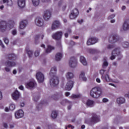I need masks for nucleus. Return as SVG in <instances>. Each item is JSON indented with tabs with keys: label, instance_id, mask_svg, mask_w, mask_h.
Instances as JSON below:
<instances>
[{
	"label": "nucleus",
	"instance_id": "nucleus-1",
	"mask_svg": "<svg viewBox=\"0 0 129 129\" xmlns=\"http://www.w3.org/2000/svg\"><path fill=\"white\" fill-rule=\"evenodd\" d=\"M57 73V68L55 67L52 68L50 70L49 75L52 77L50 79L49 83L51 86H57L59 84V78L56 76V73Z\"/></svg>",
	"mask_w": 129,
	"mask_h": 129
},
{
	"label": "nucleus",
	"instance_id": "nucleus-2",
	"mask_svg": "<svg viewBox=\"0 0 129 129\" xmlns=\"http://www.w3.org/2000/svg\"><path fill=\"white\" fill-rule=\"evenodd\" d=\"M15 25V22L13 20H10L8 23L5 21H1L0 22V31L2 33H5L6 31L8 29V27L9 28V30L12 29Z\"/></svg>",
	"mask_w": 129,
	"mask_h": 129
},
{
	"label": "nucleus",
	"instance_id": "nucleus-3",
	"mask_svg": "<svg viewBox=\"0 0 129 129\" xmlns=\"http://www.w3.org/2000/svg\"><path fill=\"white\" fill-rule=\"evenodd\" d=\"M90 96L93 98H99L100 96H101V94H102V92L101 90L99 88L95 87L92 88L90 91Z\"/></svg>",
	"mask_w": 129,
	"mask_h": 129
},
{
	"label": "nucleus",
	"instance_id": "nucleus-4",
	"mask_svg": "<svg viewBox=\"0 0 129 129\" xmlns=\"http://www.w3.org/2000/svg\"><path fill=\"white\" fill-rule=\"evenodd\" d=\"M100 74L102 75L101 79L103 81H106V82H109L110 81V78L108 75V73L106 70H101Z\"/></svg>",
	"mask_w": 129,
	"mask_h": 129
},
{
	"label": "nucleus",
	"instance_id": "nucleus-5",
	"mask_svg": "<svg viewBox=\"0 0 129 129\" xmlns=\"http://www.w3.org/2000/svg\"><path fill=\"white\" fill-rule=\"evenodd\" d=\"M116 56H119L120 58L122 57L121 53H120V48H117L113 50L111 53V56L110 57L111 60H114Z\"/></svg>",
	"mask_w": 129,
	"mask_h": 129
},
{
	"label": "nucleus",
	"instance_id": "nucleus-6",
	"mask_svg": "<svg viewBox=\"0 0 129 129\" xmlns=\"http://www.w3.org/2000/svg\"><path fill=\"white\" fill-rule=\"evenodd\" d=\"M118 41H119V37L116 34L111 35L109 38V42L111 44H114Z\"/></svg>",
	"mask_w": 129,
	"mask_h": 129
},
{
	"label": "nucleus",
	"instance_id": "nucleus-7",
	"mask_svg": "<svg viewBox=\"0 0 129 129\" xmlns=\"http://www.w3.org/2000/svg\"><path fill=\"white\" fill-rule=\"evenodd\" d=\"M62 36H63V32L59 31L53 33L52 35V38L53 40L59 41V40L62 38Z\"/></svg>",
	"mask_w": 129,
	"mask_h": 129
},
{
	"label": "nucleus",
	"instance_id": "nucleus-8",
	"mask_svg": "<svg viewBox=\"0 0 129 129\" xmlns=\"http://www.w3.org/2000/svg\"><path fill=\"white\" fill-rule=\"evenodd\" d=\"M89 121L91 123H97V122H99L100 121V118L99 116H98L96 114H93V116L91 119H90Z\"/></svg>",
	"mask_w": 129,
	"mask_h": 129
},
{
	"label": "nucleus",
	"instance_id": "nucleus-9",
	"mask_svg": "<svg viewBox=\"0 0 129 129\" xmlns=\"http://www.w3.org/2000/svg\"><path fill=\"white\" fill-rule=\"evenodd\" d=\"M69 66L72 68H75L77 66V59L75 57L73 56L71 57L69 61Z\"/></svg>",
	"mask_w": 129,
	"mask_h": 129
},
{
	"label": "nucleus",
	"instance_id": "nucleus-10",
	"mask_svg": "<svg viewBox=\"0 0 129 129\" xmlns=\"http://www.w3.org/2000/svg\"><path fill=\"white\" fill-rule=\"evenodd\" d=\"M35 24L38 27H43L44 26V20L41 17H36L35 20Z\"/></svg>",
	"mask_w": 129,
	"mask_h": 129
},
{
	"label": "nucleus",
	"instance_id": "nucleus-11",
	"mask_svg": "<svg viewBox=\"0 0 129 129\" xmlns=\"http://www.w3.org/2000/svg\"><path fill=\"white\" fill-rule=\"evenodd\" d=\"M36 78L39 83L44 82V75L41 72H38L36 75Z\"/></svg>",
	"mask_w": 129,
	"mask_h": 129
},
{
	"label": "nucleus",
	"instance_id": "nucleus-12",
	"mask_svg": "<svg viewBox=\"0 0 129 129\" xmlns=\"http://www.w3.org/2000/svg\"><path fill=\"white\" fill-rule=\"evenodd\" d=\"M63 97V94L62 92H59L58 93H55L51 97V99H53V100H58L59 98H62Z\"/></svg>",
	"mask_w": 129,
	"mask_h": 129
},
{
	"label": "nucleus",
	"instance_id": "nucleus-13",
	"mask_svg": "<svg viewBox=\"0 0 129 129\" xmlns=\"http://www.w3.org/2000/svg\"><path fill=\"white\" fill-rule=\"evenodd\" d=\"M98 42V39L96 38H89L87 42V44L88 46H90V45H93V44H95V43Z\"/></svg>",
	"mask_w": 129,
	"mask_h": 129
},
{
	"label": "nucleus",
	"instance_id": "nucleus-14",
	"mask_svg": "<svg viewBox=\"0 0 129 129\" xmlns=\"http://www.w3.org/2000/svg\"><path fill=\"white\" fill-rule=\"evenodd\" d=\"M36 85V82L30 81L26 84V87L28 88V89H32V88H34Z\"/></svg>",
	"mask_w": 129,
	"mask_h": 129
},
{
	"label": "nucleus",
	"instance_id": "nucleus-15",
	"mask_svg": "<svg viewBox=\"0 0 129 129\" xmlns=\"http://www.w3.org/2000/svg\"><path fill=\"white\" fill-rule=\"evenodd\" d=\"M74 85V82L72 81H69L66 86V90L70 91L73 88Z\"/></svg>",
	"mask_w": 129,
	"mask_h": 129
},
{
	"label": "nucleus",
	"instance_id": "nucleus-16",
	"mask_svg": "<svg viewBox=\"0 0 129 129\" xmlns=\"http://www.w3.org/2000/svg\"><path fill=\"white\" fill-rule=\"evenodd\" d=\"M15 116L16 118H21L24 116V111L20 109L16 111L15 113Z\"/></svg>",
	"mask_w": 129,
	"mask_h": 129
},
{
	"label": "nucleus",
	"instance_id": "nucleus-17",
	"mask_svg": "<svg viewBox=\"0 0 129 129\" xmlns=\"http://www.w3.org/2000/svg\"><path fill=\"white\" fill-rule=\"evenodd\" d=\"M60 27V22L57 20L54 21L52 24L51 29L52 30H56V29H58Z\"/></svg>",
	"mask_w": 129,
	"mask_h": 129
},
{
	"label": "nucleus",
	"instance_id": "nucleus-18",
	"mask_svg": "<svg viewBox=\"0 0 129 129\" xmlns=\"http://www.w3.org/2000/svg\"><path fill=\"white\" fill-rule=\"evenodd\" d=\"M18 5L20 9H24L26 6V0H18Z\"/></svg>",
	"mask_w": 129,
	"mask_h": 129
},
{
	"label": "nucleus",
	"instance_id": "nucleus-19",
	"mask_svg": "<svg viewBox=\"0 0 129 129\" xmlns=\"http://www.w3.org/2000/svg\"><path fill=\"white\" fill-rule=\"evenodd\" d=\"M123 30L124 31H127L129 30V19H126L123 24Z\"/></svg>",
	"mask_w": 129,
	"mask_h": 129
},
{
	"label": "nucleus",
	"instance_id": "nucleus-20",
	"mask_svg": "<svg viewBox=\"0 0 129 129\" xmlns=\"http://www.w3.org/2000/svg\"><path fill=\"white\" fill-rule=\"evenodd\" d=\"M12 98L14 100H17V99H19V98H20V92H19L18 90H16L12 95Z\"/></svg>",
	"mask_w": 129,
	"mask_h": 129
},
{
	"label": "nucleus",
	"instance_id": "nucleus-21",
	"mask_svg": "<svg viewBox=\"0 0 129 129\" xmlns=\"http://www.w3.org/2000/svg\"><path fill=\"white\" fill-rule=\"evenodd\" d=\"M27 25H28V21L27 20H22L20 23V29H25Z\"/></svg>",
	"mask_w": 129,
	"mask_h": 129
},
{
	"label": "nucleus",
	"instance_id": "nucleus-22",
	"mask_svg": "<svg viewBox=\"0 0 129 129\" xmlns=\"http://www.w3.org/2000/svg\"><path fill=\"white\" fill-rule=\"evenodd\" d=\"M6 58L7 59H9V60H12V61H14L15 60H17V56H16V54L12 53V54H9L6 56Z\"/></svg>",
	"mask_w": 129,
	"mask_h": 129
},
{
	"label": "nucleus",
	"instance_id": "nucleus-23",
	"mask_svg": "<svg viewBox=\"0 0 129 129\" xmlns=\"http://www.w3.org/2000/svg\"><path fill=\"white\" fill-rule=\"evenodd\" d=\"M5 66L7 67H15V66L16 65V62L10 61V60H7L5 63Z\"/></svg>",
	"mask_w": 129,
	"mask_h": 129
},
{
	"label": "nucleus",
	"instance_id": "nucleus-24",
	"mask_svg": "<svg viewBox=\"0 0 129 129\" xmlns=\"http://www.w3.org/2000/svg\"><path fill=\"white\" fill-rule=\"evenodd\" d=\"M78 15H79L78 9H75L71 12L70 17H77Z\"/></svg>",
	"mask_w": 129,
	"mask_h": 129
},
{
	"label": "nucleus",
	"instance_id": "nucleus-25",
	"mask_svg": "<svg viewBox=\"0 0 129 129\" xmlns=\"http://www.w3.org/2000/svg\"><path fill=\"white\" fill-rule=\"evenodd\" d=\"M80 61L84 66H86L87 65V61H86V59L84 56H81Z\"/></svg>",
	"mask_w": 129,
	"mask_h": 129
},
{
	"label": "nucleus",
	"instance_id": "nucleus-26",
	"mask_svg": "<svg viewBox=\"0 0 129 129\" xmlns=\"http://www.w3.org/2000/svg\"><path fill=\"white\" fill-rule=\"evenodd\" d=\"M44 17H51L52 16V11L47 10L44 11Z\"/></svg>",
	"mask_w": 129,
	"mask_h": 129
},
{
	"label": "nucleus",
	"instance_id": "nucleus-27",
	"mask_svg": "<svg viewBox=\"0 0 129 129\" xmlns=\"http://www.w3.org/2000/svg\"><path fill=\"white\" fill-rule=\"evenodd\" d=\"M116 101L118 104H122L125 102V99L122 97H120L117 99Z\"/></svg>",
	"mask_w": 129,
	"mask_h": 129
},
{
	"label": "nucleus",
	"instance_id": "nucleus-28",
	"mask_svg": "<svg viewBox=\"0 0 129 129\" xmlns=\"http://www.w3.org/2000/svg\"><path fill=\"white\" fill-rule=\"evenodd\" d=\"M58 6L59 7H61V6H62V11H65L66 10V4H65V3L63 2V1H60L59 3H58Z\"/></svg>",
	"mask_w": 129,
	"mask_h": 129
},
{
	"label": "nucleus",
	"instance_id": "nucleus-29",
	"mask_svg": "<svg viewBox=\"0 0 129 129\" xmlns=\"http://www.w3.org/2000/svg\"><path fill=\"white\" fill-rule=\"evenodd\" d=\"M6 3H7L9 7L13 6V1L12 0H3V4H6Z\"/></svg>",
	"mask_w": 129,
	"mask_h": 129
},
{
	"label": "nucleus",
	"instance_id": "nucleus-30",
	"mask_svg": "<svg viewBox=\"0 0 129 129\" xmlns=\"http://www.w3.org/2000/svg\"><path fill=\"white\" fill-rule=\"evenodd\" d=\"M62 58V54L60 52H58L55 55V60L56 61H60Z\"/></svg>",
	"mask_w": 129,
	"mask_h": 129
},
{
	"label": "nucleus",
	"instance_id": "nucleus-31",
	"mask_svg": "<svg viewBox=\"0 0 129 129\" xmlns=\"http://www.w3.org/2000/svg\"><path fill=\"white\" fill-rule=\"evenodd\" d=\"M86 104L87 106H89V107H92L93 106V104H94V101L91 100H88L87 101Z\"/></svg>",
	"mask_w": 129,
	"mask_h": 129
},
{
	"label": "nucleus",
	"instance_id": "nucleus-32",
	"mask_svg": "<svg viewBox=\"0 0 129 129\" xmlns=\"http://www.w3.org/2000/svg\"><path fill=\"white\" fill-rule=\"evenodd\" d=\"M85 73H84V72H82L80 75V78L82 79L83 81H86L87 80V78L85 77Z\"/></svg>",
	"mask_w": 129,
	"mask_h": 129
},
{
	"label": "nucleus",
	"instance_id": "nucleus-33",
	"mask_svg": "<svg viewBox=\"0 0 129 129\" xmlns=\"http://www.w3.org/2000/svg\"><path fill=\"white\" fill-rule=\"evenodd\" d=\"M67 79H72L74 77V75L71 72H68L66 75Z\"/></svg>",
	"mask_w": 129,
	"mask_h": 129
},
{
	"label": "nucleus",
	"instance_id": "nucleus-34",
	"mask_svg": "<svg viewBox=\"0 0 129 129\" xmlns=\"http://www.w3.org/2000/svg\"><path fill=\"white\" fill-rule=\"evenodd\" d=\"M55 48L51 45H48L47 48L45 50L46 53H50L52 51V50H54Z\"/></svg>",
	"mask_w": 129,
	"mask_h": 129
},
{
	"label": "nucleus",
	"instance_id": "nucleus-35",
	"mask_svg": "<svg viewBox=\"0 0 129 129\" xmlns=\"http://www.w3.org/2000/svg\"><path fill=\"white\" fill-rule=\"evenodd\" d=\"M32 2L34 7H38L40 5V0H32Z\"/></svg>",
	"mask_w": 129,
	"mask_h": 129
},
{
	"label": "nucleus",
	"instance_id": "nucleus-36",
	"mask_svg": "<svg viewBox=\"0 0 129 129\" xmlns=\"http://www.w3.org/2000/svg\"><path fill=\"white\" fill-rule=\"evenodd\" d=\"M25 50L26 51L29 58H31V57L33 56V51L32 50H29L28 48H26Z\"/></svg>",
	"mask_w": 129,
	"mask_h": 129
},
{
	"label": "nucleus",
	"instance_id": "nucleus-37",
	"mask_svg": "<svg viewBox=\"0 0 129 129\" xmlns=\"http://www.w3.org/2000/svg\"><path fill=\"white\" fill-rule=\"evenodd\" d=\"M58 115V113L56 111H52L51 113V117L52 118H56Z\"/></svg>",
	"mask_w": 129,
	"mask_h": 129
},
{
	"label": "nucleus",
	"instance_id": "nucleus-38",
	"mask_svg": "<svg viewBox=\"0 0 129 129\" xmlns=\"http://www.w3.org/2000/svg\"><path fill=\"white\" fill-rule=\"evenodd\" d=\"M15 108H16V105L14 104H12L9 106V110H14Z\"/></svg>",
	"mask_w": 129,
	"mask_h": 129
},
{
	"label": "nucleus",
	"instance_id": "nucleus-39",
	"mask_svg": "<svg viewBox=\"0 0 129 129\" xmlns=\"http://www.w3.org/2000/svg\"><path fill=\"white\" fill-rule=\"evenodd\" d=\"M122 45L123 48H128L129 47V43L127 42H123Z\"/></svg>",
	"mask_w": 129,
	"mask_h": 129
},
{
	"label": "nucleus",
	"instance_id": "nucleus-40",
	"mask_svg": "<svg viewBox=\"0 0 129 129\" xmlns=\"http://www.w3.org/2000/svg\"><path fill=\"white\" fill-rule=\"evenodd\" d=\"M80 96V95H75V94H72L70 97L72 98L73 99H74V98H79V97Z\"/></svg>",
	"mask_w": 129,
	"mask_h": 129
},
{
	"label": "nucleus",
	"instance_id": "nucleus-41",
	"mask_svg": "<svg viewBox=\"0 0 129 129\" xmlns=\"http://www.w3.org/2000/svg\"><path fill=\"white\" fill-rule=\"evenodd\" d=\"M108 66V62L105 60L103 63L102 67L104 68L105 67H107Z\"/></svg>",
	"mask_w": 129,
	"mask_h": 129
},
{
	"label": "nucleus",
	"instance_id": "nucleus-42",
	"mask_svg": "<svg viewBox=\"0 0 129 129\" xmlns=\"http://www.w3.org/2000/svg\"><path fill=\"white\" fill-rule=\"evenodd\" d=\"M71 29H68V33H64V36L66 38H68V33L69 34H71Z\"/></svg>",
	"mask_w": 129,
	"mask_h": 129
},
{
	"label": "nucleus",
	"instance_id": "nucleus-43",
	"mask_svg": "<svg viewBox=\"0 0 129 129\" xmlns=\"http://www.w3.org/2000/svg\"><path fill=\"white\" fill-rule=\"evenodd\" d=\"M114 48V46L113 45L109 44L107 46V49L110 50V49H113Z\"/></svg>",
	"mask_w": 129,
	"mask_h": 129
},
{
	"label": "nucleus",
	"instance_id": "nucleus-44",
	"mask_svg": "<svg viewBox=\"0 0 129 129\" xmlns=\"http://www.w3.org/2000/svg\"><path fill=\"white\" fill-rule=\"evenodd\" d=\"M34 55H35V57H38V56H39V55H40V50L35 51V52L34 53Z\"/></svg>",
	"mask_w": 129,
	"mask_h": 129
},
{
	"label": "nucleus",
	"instance_id": "nucleus-45",
	"mask_svg": "<svg viewBox=\"0 0 129 129\" xmlns=\"http://www.w3.org/2000/svg\"><path fill=\"white\" fill-rule=\"evenodd\" d=\"M4 42L6 45H8L9 44V39L8 38L6 37L4 39Z\"/></svg>",
	"mask_w": 129,
	"mask_h": 129
},
{
	"label": "nucleus",
	"instance_id": "nucleus-46",
	"mask_svg": "<svg viewBox=\"0 0 129 129\" xmlns=\"http://www.w3.org/2000/svg\"><path fill=\"white\" fill-rule=\"evenodd\" d=\"M66 102H67V101L66 100H62V101L60 102V104L61 105H66Z\"/></svg>",
	"mask_w": 129,
	"mask_h": 129
},
{
	"label": "nucleus",
	"instance_id": "nucleus-47",
	"mask_svg": "<svg viewBox=\"0 0 129 129\" xmlns=\"http://www.w3.org/2000/svg\"><path fill=\"white\" fill-rule=\"evenodd\" d=\"M12 34L13 36L17 35V30L14 29L12 31Z\"/></svg>",
	"mask_w": 129,
	"mask_h": 129
},
{
	"label": "nucleus",
	"instance_id": "nucleus-48",
	"mask_svg": "<svg viewBox=\"0 0 129 129\" xmlns=\"http://www.w3.org/2000/svg\"><path fill=\"white\" fill-rule=\"evenodd\" d=\"M40 99V97H35L33 98L34 101H35V102H37L38 100Z\"/></svg>",
	"mask_w": 129,
	"mask_h": 129
},
{
	"label": "nucleus",
	"instance_id": "nucleus-49",
	"mask_svg": "<svg viewBox=\"0 0 129 129\" xmlns=\"http://www.w3.org/2000/svg\"><path fill=\"white\" fill-rule=\"evenodd\" d=\"M89 52L91 53V54H94V53H95V50L90 49Z\"/></svg>",
	"mask_w": 129,
	"mask_h": 129
},
{
	"label": "nucleus",
	"instance_id": "nucleus-50",
	"mask_svg": "<svg viewBox=\"0 0 129 129\" xmlns=\"http://www.w3.org/2000/svg\"><path fill=\"white\" fill-rule=\"evenodd\" d=\"M50 17H43L44 21H46V22H48L49 20H50Z\"/></svg>",
	"mask_w": 129,
	"mask_h": 129
},
{
	"label": "nucleus",
	"instance_id": "nucleus-51",
	"mask_svg": "<svg viewBox=\"0 0 129 129\" xmlns=\"http://www.w3.org/2000/svg\"><path fill=\"white\" fill-rule=\"evenodd\" d=\"M40 36H41V35L40 34L37 35L35 37V40L37 41V40H38V39H39V38H40Z\"/></svg>",
	"mask_w": 129,
	"mask_h": 129
},
{
	"label": "nucleus",
	"instance_id": "nucleus-52",
	"mask_svg": "<svg viewBox=\"0 0 129 129\" xmlns=\"http://www.w3.org/2000/svg\"><path fill=\"white\" fill-rule=\"evenodd\" d=\"M0 46H1L3 48H5V45L3 44V41L0 40Z\"/></svg>",
	"mask_w": 129,
	"mask_h": 129
},
{
	"label": "nucleus",
	"instance_id": "nucleus-53",
	"mask_svg": "<svg viewBox=\"0 0 129 129\" xmlns=\"http://www.w3.org/2000/svg\"><path fill=\"white\" fill-rule=\"evenodd\" d=\"M68 127H69V128H70V127H71L72 129H73V128H74V126H73L71 124H69L68 125Z\"/></svg>",
	"mask_w": 129,
	"mask_h": 129
},
{
	"label": "nucleus",
	"instance_id": "nucleus-54",
	"mask_svg": "<svg viewBox=\"0 0 129 129\" xmlns=\"http://www.w3.org/2000/svg\"><path fill=\"white\" fill-rule=\"evenodd\" d=\"M42 3H50V0H41Z\"/></svg>",
	"mask_w": 129,
	"mask_h": 129
},
{
	"label": "nucleus",
	"instance_id": "nucleus-55",
	"mask_svg": "<svg viewBox=\"0 0 129 129\" xmlns=\"http://www.w3.org/2000/svg\"><path fill=\"white\" fill-rule=\"evenodd\" d=\"M5 71H6V72H10L11 71V69L8 68H5Z\"/></svg>",
	"mask_w": 129,
	"mask_h": 129
},
{
	"label": "nucleus",
	"instance_id": "nucleus-56",
	"mask_svg": "<svg viewBox=\"0 0 129 129\" xmlns=\"http://www.w3.org/2000/svg\"><path fill=\"white\" fill-rule=\"evenodd\" d=\"M3 126L5 127V128H7V127H8V124L7 123H4Z\"/></svg>",
	"mask_w": 129,
	"mask_h": 129
},
{
	"label": "nucleus",
	"instance_id": "nucleus-57",
	"mask_svg": "<svg viewBox=\"0 0 129 129\" xmlns=\"http://www.w3.org/2000/svg\"><path fill=\"white\" fill-rule=\"evenodd\" d=\"M65 95H66V96L68 97V96H69V95H70V93L67 92L65 93Z\"/></svg>",
	"mask_w": 129,
	"mask_h": 129
},
{
	"label": "nucleus",
	"instance_id": "nucleus-58",
	"mask_svg": "<svg viewBox=\"0 0 129 129\" xmlns=\"http://www.w3.org/2000/svg\"><path fill=\"white\" fill-rule=\"evenodd\" d=\"M19 88L20 90H24V87L22 85L19 86Z\"/></svg>",
	"mask_w": 129,
	"mask_h": 129
},
{
	"label": "nucleus",
	"instance_id": "nucleus-59",
	"mask_svg": "<svg viewBox=\"0 0 129 129\" xmlns=\"http://www.w3.org/2000/svg\"><path fill=\"white\" fill-rule=\"evenodd\" d=\"M108 101V100L106 98H103V102H107Z\"/></svg>",
	"mask_w": 129,
	"mask_h": 129
},
{
	"label": "nucleus",
	"instance_id": "nucleus-60",
	"mask_svg": "<svg viewBox=\"0 0 129 129\" xmlns=\"http://www.w3.org/2000/svg\"><path fill=\"white\" fill-rule=\"evenodd\" d=\"M78 23H79V24H81L82 23H83V19H81L80 20H78Z\"/></svg>",
	"mask_w": 129,
	"mask_h": 129
},
{
	"label": "nucleus",
	"instance_id": "nucleus-61",
	"mask_svg": "<svg viewBox=\"0 0 129 129\" xmlns=\"http://www.w3.org/2000/svg\"><path fill=\"white\" fill-rule=\"evenodd\" d=\"M70 45H75V42H74V41H71L70 43Z\"/></svg>",
	"mask_w": 129,
	"mask_h": 129
},
{
	"label": "nucleus",
	"instance_id": "nucleus-62",
	"mask_svg": "<svg viewBox=\"0 0 129 129\" xmlns=\"http://www.w3.org/2000/svg\"><path fill=\"white\" fill-rule=\"evenodd\" d=\"M9 110H10V108H9L8 107H6L5 108V111H6V112H9Z\"/></svg>",
	"mask_w": 129,
	"mask_h": 129
},
{
	"label": "nucleus",
	"instance_id": "nucleus-63",
	"mask_svg": "<svg viewBox=\"0 0 129 129\" xmlns=\"http://www.w3.org/2000/svg\"><path fill=\"white\" fill-rule=\"evenodd\" d=\"M96 82H97L98 83H100V79L99 78H97Z\"/></svg>",
	"mask_w": 129,
	"mask_h": 129
},
{
	"label": "nucleus",
	"instance_id": "nucleus-64",
	"mask_svg": "<svg viewBox=\"0 0 129 129\" xmlns=\"http://www.w3.org/2000/svg\"><path fill=\"white\" fill-rule=\"evenodd\" d=\"M125 9H126V7L125 6H122L121 8L122 11H124V10H125Z\"/></svg>",
	"mask_w": 129,
	"mask_h": 129
}]
</instances>
